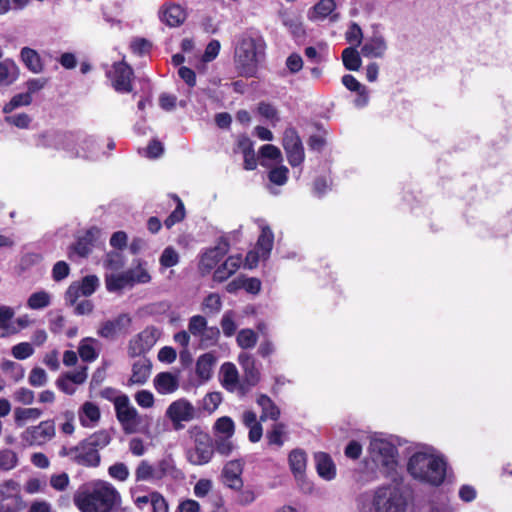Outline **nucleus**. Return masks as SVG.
<instances>
[{"instance_id": "nucleus-9", "label": "nucleus", "mask_w": 512, "mask_h": 512, "mask_svg": "<svg viewBox=\"0 0 512 512\" xmlns=\"http://www.w3.org/2000/svg\"><path fill=\"white\" fill-rule=\"evenodd\" d=\"M196 409L193 404L185 398L173 401L166 409L165 416L171 421L174 429L183 427V422H189L195 418Z\"/></svg>"}, {"instance_id": "nucleus-12", "label": "nucleus", "mask_w": 512, "mask_h": 512, "mask_svg": "<svg viewBox=\"0 0 512 512\" xmlns=\"http://www.w3.org/2000/svg\"><path fill=\"white\" fill-rule=\"evenodd\" d=\"M229 246L226 242H219L215 247L204 250L199 255L198 269L202 275L209 274L220 260L227 254Z\"/></svg>"}, {"instance_id": "nucleus-27", "label": "nucleus", "mask_w": 512, "mask_h": 512, "mask_svg": "<svg viewBox=\"0 0 512 512\" xmlns=\"http://www.w3.org/2000/svg\"><path fill=\"white\" fill-rule=\"evenodd\" d=\"M15 311L12 307L0 306V337H7L18 333V327L14 323Z\"/></svg>"}, {"instance_id": "nucleus-39", "label": "nucleus", "mask_w": 512, "mask_h": 512, "mask_svg": "<svg viewBox=\"0 0 512 512\" xmlns=\"http://www.w3.org/2000/svg\"><path fill=\"white\" fill-rule=\"evenodd\" d=\"M260 156L262 158L261 165L265 167H270L272 163L278 164L282 162L280 149L271 144H266L261 147Z\"/></svg>"}, {"instance_id": "nucleus-34", "label": "nucleus", "mask_w": 512, "mask_h": 512, "mask_svg": "<svg viewBox=\"0 0 512 512\" xmlns=\"http://www.w3.org/2000/svg\"><path fill=\"white\" fill-rule=\"evenodd\" d=\"M19 67L10 59L0 62V85L9 86L19 77Z\"/></svg>"}, {"instance_id": "nucleus-49", "label": "nucleus", "mask_w": 512, "mask_h": 512, "mask_svg": "<svg viewBox=\"0 0 512 512\" xmlns=\"http://www.w3.org/2000/svg\"><path fill=\"white\" fill-rule=\"evenodd\" d=\"M236 340L242 349H250L256 345L258 336L252 329H242L239 331Z\"/></svg>"}, {"instance_id": "nucleus-36", "label": "nucleus", "mask_w": 512, "mask_h": 512, "mask_svg": "<svg viewBox=\"0 0 512 512\" xmlns=\"http://www.w3.org/2000/svg\"><path fill=\"white\" fill-rule=\"evenodd\" d=\"M132 286L136 284H147L151 281V275L147 268V262L137 260L134 267L127 270Z\"/></svg>"}, {"instance_id": "nucleus-64", "label": "nucleus", "mask_w": 512, "mask_h": 512, "mask_svg": "<svg viewBox=\"0 0 512 512\" xmlns=\"http://www.w3.org/2000/svg\"><path fill=\"white\" fill-rule=\"evenodd\" d=\"M285 433V427L283 424H276L271 432L268 433V441L272 445L282 446L283 445V435Z\"/></svg>"}, {"instance_id": "nucleus-1", "label": "nucleus", "mask_w": 512, "mask_h": 512, "mask_svg": "<svg viewBox=\"0 0 512 512\" xmlns=\"http://www.w3.org/2000/svg\"><path fill=\"white\" fill-rule=\"evenodd\" d=\"M407 471L415 480H446L453 477L444 457L432 447H422L409 457Z\"/></svg>"}, {"instance_id": "nucleus-43", "label": "nucleus", "mask_w": 512, "mask_h": 512, "mask_svg": "<svg viewBox=\"0 0 512 512\" xmlns=\"http://www.w3.org/2000/svg\"><path fill=\"white\" fill-rule=\"evenodd\" d=\"M343 65L347 70L357 71L361 67L362 60L356 47L345 48L342 52Z\"/></svg>"}, {"instance_id": "nucleus-10", "label": "nucleus", "mask_w": 512, "mask_h": 512, "mask_svg": "<svg viewBox=\"0 0 512 512\" xmlns=\"http://www.w3.org/2000/svg\"><path fill=\"white\" fill-rule=\"evenodd\" d=\"M55 424L51 420L40 422L38 425L28 427L21 434V439L27 445L40 446L49 442L55 436Z\"/></svg>"}, {"instance_id": "nucleus-57", "label": "nucleus", "mask_w": 512, "mask_h": 512, "mask_svg": "<svg viewBox=\"0 0 512 512\" xmlns=\"http://www.w3.org/2000/svg\"><path fill=\"white\" fill-rule=\"evenodd\" d=\"M13 398L22 405H31L34 402V392L28 388L21 387L14 391Z\"/></svg>"}, {"instance_id": "nucleus-54", "label": "nucleus", "mask_w": 512, "mask_h": 512, "mask_svg": "<svg viewBox=\"0 0 512 512\" xmlns=\"http://www.w3.org/2000/svg\"><path fill=\"white\" fill-rule=\"evenodd\" d=\"M34 353L33 346L28 342H21L16 344L11 349V354L18 360H24L29 358Z\"/></svg>"}, {"instance_id": "nucleus-52", "label": "nucleus", "mask_w": 512, "mask_h": 512, "mask_svg": "<svg viewBox=\"0 0 512 512\" xmlns=\"http://www.w3.org/2000/svg\"><path fill=\"white\" fill-rule=\"evenodd\" d=\"M243 471V464L239 460L228 462L224 469L223 475L227 480H237L241 476Z\"/></svg>"}, {"instance_id": "nucleus-38", "label": "nucleus", "mask_w": 512, "mask_h": 512, "mask_svg": "<svg viewBox=\"0 0 512 512\" xmlns=\"http://www.w3.org/2000/svg\"><path fill=\"white\" fill-rule=\"evenodd\" d=\"M289 466L295 477H299L306 469L307 456L303 450L295 449L289 454Z\"/></svg>"}, {"instance_id": "nucleus-26", "label": "nucleus", "mask_w": 512, "mask_h": 512, "mask_svg": "<svg viewBox=\"0 0 512 512\" xmlns=\"http://www.w3.org/2000/svg\"><path fill=\"white\" fill-rule=\"evenodd\" d=\"M342 84L350 91L356 92L357 97L354 103L357 107L362 108L369 102V92L365 85L360 83L354 76L346 74L342 77Z\"/></svg>"}, {"instance_id": "nucleus-2", "label": "nucleus", "mask_w": 512, "mask_h": 512, "mask_svg": "<svg viewBox=\"0 0 512 512\" xmlns=\"http://www.w3.org/2000/svg\"><path fill=\"white\" fill-rule=\"evenodd\" d=\"M266 43L264 38L254 31L243 33L235 47V61L241 72L253 76L258 64L264 58Z\"/></svg>"}, {"instance_id": "nucleus-11", "label": "nucleus", "mask_w": 512, "mask_h": 512, "mask_svg": "<svg viewBox=\"0 0 512 512\" xmlns=\"http://www.w3.org/2000/svg\"><path fill=\"white\" fill-rule=\"evenodd\" d=\"M161 332L155 327H147L129 341L128 353L135 357L149 351L158 341Z\"/></svg>"}, {"instance_id": "nucleus-30", "label": "nucleus", "mask_w": 512, "mask_h": 512, "mask_svg": "<svg viewBox=\"0 0 512 512\" xmlns=\"http://www.w3.org/2000/svg\"><path fill=\"white\" fill-rule=\"evenodd\" d=\"M100 415L99 407L90 401L83 403L78 412L79 421L84 427L95 426L100 419Z\"/></svg>"}, {"instance_id": "nucleus-63", "label": "nucleus", "mask_w": 512, "mask_h": 512, "mask_svg": "<svg viewBox=\"0 0 512 512\" xmlns=\"http://www.w3.org/2000/svg\"><path fill=\"white\" fill-rule=\"evenodd\" d=\"M221 327L224 335L227 337H231L235 333L237 325L234 321L233 314L231 312H226L223 315L221 319Z\"/></svg>"}, {"instance_id": "nucleus-42", "label": "nucleus", "mask_w": 512, "mask_h": 512, "mask_svg": "<svg viewBox=\"0 0 512 512\" xmlns=\"http://www.w3.org/2000/svg\"><path fill=\"white\" fill-rule=\"evenodd\" d=\"M52 296L49 292L40 290L32 293L27 299V306L32 310H40L51 304Z\"/></svg>"}, {"instance_id": "nucleus-13", "label": "nucleus", "mask_w": 512, "mask_h": 512, "mask_svg": "<svg viewBox=\"0 0 512 512\" xmlns=\"http://www.w3.org/2000/svg\"><path fill=\"white\" fill-rule=\"evenodd\" d=\"M283 147L291 166H299L304 161V149L297 132L288 128L284 132Z\"/></svg>"}, {"instance_id": "nucleus-16", "label": "nucleus", "mask_w": 512, "mask_h": 512, "mask_svg": "<svg viewBox=\"0 0 512 512\" xmlns=\"http://www.w3.org/2000/svg\"><path fill=\"white\" fill-rule=\"evenodd\" d=\"M335 0H319L313 7L308 10L307 18L312 22L324 21L329 19L334 23L340 19V14L336 12Z\"/></svg>"}, {"instance_id": "nucleus-6", "label": "nucleus", "mask_w": 512, "mask_h": 512, "mask_svg": "<svg viewBox=\"0 0 512 512\" xmlns=\"http://www.w3.org/2000/svg\"><path fill=\"white\" fill-rule=\"evenodd\" d=\"M116 418L126 434L143 431V417L131 404L126 394L116 395L113 399Z\"/></svg>"}, {"instance_id": "nucleus-24", "label": "nucleus", "mask_w": 512, "mask_h": 512, "mask_svg": "<svg viewBox=\"0 0 512 512\" xmlns=\"http://www.w3.org/2000/svg\"><path fill=\"white\" fill-rule=\"evenodd\" d=\"M151 362L147 358H139L132 365V373L126 385H143L147 382L151 374Z\"/></svg>"}, {"instance_id": "nucleus-32", "label": "nucleus", "mask_w": 512, "mask_h": 512, "mask_svg": "<svg viewBox=\"0 0 512 512\" xmlns=\"http://www.w3.org/2000/svg\"><path fill=\"white\" fill-rule=\"evenodd\" d=\"M216 362L217 358L212 352L201 355L196 362L197 376L203 381L209 380L213 374Z\"/></svg>"}, {"instance_id": "nucleus-33", "label": "nucleus", "mask_w": 512, "mask_h": 512, "mask_svg": "<svg viewBox=\"0 0 512 512\" xmlns=\"http://www.w3.org/2000/svg\"><path fill=\"white\" fill-rule=\"evenodd\" d=\"M20 58L26 68L32 73L39 74L44 70L40 55L32 48L23 47L20 51Z\"/></svg>"}, {"instance_id": "nucleus-45", "label": "nucleus", "mask_w": 512, "mask_h": 512, "mask_svg": "<svg viewBox=\"0 0 512 512\" xmlns=\"http://www.w3.org/2000/svg\"><path fill=\"white\" fill-rule=\"evenodd\" d=\"M32 103V96L30 93H19L14 95L11 100L3 106V112L6 114L11 113L15 109L28 106Z\"/></svg>"}, {"instance_id": "nucleus-58", "label": "nucleus", "mask_w": 512, "mask_h": 512, "mask_svg": "<svg viewBox=\"0 0 512 512\" xmlns=\"http://www.w3.org/2000/svg\"><path fill=\"white\" fill-rule=\"evenodd\" d=\"M5 122L20 129H27L31 123V117L26 113L6 116Z\"/></svg>"}, {"instance_id": "nucleus-41", "label": "nucleus", "mask_w": 512, "mask_h": 512, "mask_svg": "<svg viewBox=\"0 0 512 512\" xmlns=\"http://www.w3.org/2000/svg\"><path fill=\"white\" fill-rule=\"evenodd\" d=\"M43 412L39 408H22L14 409V421L17 425L22 426L28 421L37 420L42 416Z\"/></svg>"}, {"instance_id": "nucleus-14", "label": "nucleus", "mask_w": 512, "mask_h": 512, "mask_svg": "<svg viewBox=\"0 0 512 512\" xmlns=\"http://www.w3.org/2000/svg\"><path fill=\"white\" fill-rule=\"evenodd\" d=\"M219 377L222 386L229 392L244 396L247 393V387L240 381L239 372L236 366L231 362H225L220 367Z\"/></svg>"}, {"instance_id": "nucleus-56", "label": "nucleus", "mask_w": 512, "mask_h": 512, "mask_svg": "<svg viewBox=\"0 0 512 512\" xmlns=\"http://www.w3.org/2000/svg\"><path fill=\"white\" fill-rule=\"evenodd\" d=\"M222 401V396L219 392L208 393L202 401L203 409L209 413L214 412Z\"/></svg>"}, {"instance_id": "nucleus-8", "label": "nucleus", "mask_w": 512, "mask_h": 512, "mask_svg": "<svg viewBox=\"0 0 512 512\" xmlns=\"http://www.w3.org/2000/svg\"><path fill=\"white\" fill-rule=\"evenodd\" d=\"M373 505L375 512H405L407 497L398 487L388 485L376 491Z\"/></svg>"}, {"instance_id": "nucleus-48", "label": "nucleus", "mask_w": 512, "mask_h": 512, "mask_svg": "<svg viewBox=\"0 0 512 512\" xmlns=\"http://www.w3.org/2000/svg\"><path fill=\"white\" fill-rule=\"evenodd\" d=\"M220 331L217 327H209L206 328L205 331L201 333V335L198 337L199 344L202 348H208L211 346H214L219 339Z\"/></svg>"}, {"instance_id": "nucleus-61", "label": "nucleus", "mask_w": 512, "mask_h": 512, "mask_svg": "<svg viewBox=\"0 0 512 512\" xmlns=\"http://www.w3.org/2000/svg\"><path fill=\"white\" fill-rule=\"evenodd\" d=\"M288 168L281 165L273 168L269 172V179L272 183L277 185H284L287 181Z\"/></svg>"}, {"instance_id": "nucleus-18", "label": "nucleus", "mask_w": 512, "mask_h": 512, "mask_svg": "<svg viewBox=\"0 0 512 512\" xmlns=\"http://www.w3.org/2000/svg\"><path fill=\"white\" fill-rule=\"evenodd\" d=\"M132 69L124 62L115 63L107 75L111 79L113 87L119 92L131 91Z\"/></svg>"}, {"instance_id": "nucleus-60", "label": "nucleus", "mask_w": 512, "mask_h": 512, "mask_svg": "<svg viewBox=\"0 0 512 512\" xmlns=\"http://www.w3.org/2000/svg\"><path fill=\"white\" fill-rule=\"evenodd\" d=\"M28 381L34 387H42L47 383V374L44 369L36 367L31 370Z\"/></svg>"}, {"instance_id": "nucleus-44", "label": "nucleus", "mask_w": 512, "mask_h": 512, "mask_svg": "<svg viewBox=\"0 0 512 512\" xmlns=\"http://www.w3.org/2000/svg\"><path fill=\"white\" fill-rule=\"evenodd\" d=\"M214 430L222 437L232 438L235 432L234 421L228 416L220 417L214 424Z\"/></svg>"}, {"instance_id": "nucleus-46", "label": "nucleus", "mask_w": 512, "mask_h": 512, "mask_svg": "<svg viewBox=\"0 0 512 512\" xmlns=\"http://www.w3.org/2000/svg\"><path fill=\"white\" fill-rule=\"evenodd\" d=\"M98 233L97 229L88 231L87 235L79 239L74 245V252L81 257H86L92 251V238Z\"/></svg>"}, {"instance_id": "nucleus-51", "label": "nucleus", "mask_w": 512, "mask_h": 512, "mask_svg": "<svg viewBox=\"0 0 512 512\" xmlns=\"http://www.w3.org/2000/svg\"><path fill=\"white\" fill-rule=\"evenodd\" d=\"M345 39L348 43L353 45L352 47H357L361 44L363 33L362 29L357 23H350L347 31L345 32Z\"/></svg>"}, {"instance_id": "nucleus-53", "label": "nucleus", "mask_w": 512, "mask_h": 512, "mask_svg": "<svg viewBox=\"0 0 512 512\" xmlns=\"http://www.w3.org/2000/svg\"><path fill=\"white\" fill-rule=\"evenodd\" d=\"M203 310L208 313L216 314L221 310V297L216 293L209 294L202 303Z\"/></svg>"}, {"instance_id": "nucleus-31", "label": "nucleus", "mask_w": 512, "mask_h": 512, "mask_svg": "<svg viewBox=\"0 0 512 512\" xmlns=\"http://www.w3.org/2000/svg\"><path fill=\"white\" fill-rule=\"evenodd\" d=\"M241 263L242 257L240 255L228 257L226 261L215 270L213 275L214 280L218 282L225 281L239 269Z\"/></svg>"}, {"instance_id": "nucleus-21", "label": "nucleus", "mask_w": 512, "mask_h": 512, "mask_svg": "<svg viewBox=\"0 0 512 512\" xmlns=\"http://www.w3.org/2000/svg\"><path fill=\"white\" fill-rule=\"evenodd\" d=\"M67 149L71 152V156L83 159H94L98 154L96 141L90 136L77 137L74 146Z\"/></svg>"}, {"instance_id": "nucleus-62", "label": "nucleus", "mask_w": 512, "mask_h": 512, "mask_svg": "<svg viewBox=\"0 0 512 512\" xmlns=\"http://www.w3.org/2000/svg\"><path fill=\"white\" fill-rule=\"evenodd\" d=\"M17 456L11 450H3L0 452V468L10 470L16 466Z\"/></svg>"}, {"instance_id": "nucleus-28", "label": "nucleus", "mask_w": 512, "mask_h": 512, "mask_svg": "<svg viewBox=\"0 0 512 512\" xmlns=\"http://www.w3.org/2000/svg\"><path fill=\"white\" fill-rule=\"evenodd\" d=\"M315 465L318 475L328 480L336 476V466L332 458L324 452H318L314 455Z\"/></svg>"}, {"instance_id": "nucleus-55", "label": "nucleus", "mask_w": 512, "mask_h": 512, "mask_svg": "<svg viewBox=\"0 0 512 512\" xmlns=\"http://www.w3.org/2000/svg\"><path fill=\"white\" fill-rule=\"evenodd\" d=\"M134 399H135L136 403L138 404V406H140L141 408H145V409L152 408L155 403L154 395L149 390L138 391L135 394Z\"/></svg>"}, {"instance_id": "nucleus-25", "label": "nucleus", "mask_w": 512, "mask_h": 512, "mask_svg": "<svg viewBox=\"0 0 512 512\" xmlns=\"http://www.w3.org/2000/svg\"><path fill=\"white\" fill-rule=\"evenodd\" d=\"M153 385L159 394H172L179 388V377L171 372H161L154 377Z\"/></svg>"}, {"instance_id": "nucleus-40", "label": "nucleus", "mask_w": 512, "mask_h": 512, "mask_svg": "<svg viewBox=\"0 0 512 512\" xmlns=\"http://www.w3.org/2000/svg\"><path fill=\"white\" fill-rule=\"evenodd\" d=\"M274 236L268 226L261 227V234L257 242V250L261 252L263 259H266L273 247Z\"/></svg>"}, {"instance_id": "nucleus-35", "label": "nucleus", "mask_w": 512, "mask_h": 512, "mask_svg": "<svg viewBox=\"0 0 512 512\" xmlns=\"http://www.w3.org/2000/svg\"><path fill=\"white\" fill-rule=\"evenodd\" d=\"M256 403L260 406L262 413L260 416L261 421L277 420L280 417V410L276 404L265 394L257 396Z\"/></svg>"}, {"instance_id": "nucleus-7", "label": "nucleus", "mask_w": 512, "mask_h": 512, "mask_svg": "<svg viewBox=\"0 0 512 512\" xmlns=\"http://www.w3.org/2000/svg\"><path fill=\"white\" fill-rule=\"evenodd\" d=\"M136 478L137 480H179L183 478V474L181 470L176 467L171 458H165L159 461L155 466L146 460L141 461L136 469Z\"/></svg>"}, {"instance_id": "nucleus-22", "label": "nucleus", "mask_w": 512, "mask_h": 512, "mask_svg": "<svg viewBox=\"0 0 512 512\" xmlns=\"http://www.w3.org/2000/svg\"><path fill=\"white\" fill-rule=\"evenodd\" d=\"M388 49L387 41L381 34H374L366 39L361 47V54L366 58H383Z\"/></svg>"}, {"instance_id": "nucleus-29", "label": "nucleus", "mask_w": 512, "mask_h": 512, "mask_svg": "<svg viewBox=\"0 0 512 512\" xmlns=\"http://www.w3.org/2000/svg\"><path fill=\"white\" fill-rule=\"evenodd\" d=\"M105 286L109 292H120L125 288L133 287L127 271L107 273L105 275Z\"/></svg>"}, {"instance_id": "nucleus-15", "label": "nucleus", "mask_w": 512, "mask_h": 512, "mask_svg": "<svg viewBox=\"0 0 512 512\" xmlns=\"http://www.w3.org/2000/svg\"><path fill=\"white\" fill-rule=\"evenodd\" d=\"M59 454L61 456H68L79 464L86 466H96L100 461L97 450L88 443L74 448L63 447Z\"/></svg>"}, {"instance_id": "nucleus-50", "label": "nucleus", "mask_w": 512, "mask_h": 512, "mask_svg": "<svg viewBox=\"0 0 512 512\" xmlns=\"http://www.w3.org/2000/svg\"><path fill=\"white\" fill-rule=\"evenodd\" d=\"M208 328L207 320L201 315H194L189 319L188 331L191 335L199 337Z\"/></svg>"}, {"instance_id": "nucleus-59", "label": "nucleus", "mask_w": 512, "mask_h": 512, "mask_svg": "<svg viewBox=\"0 0 512 512\" xmlns=\"http://www.w3.org/2000/svg\"><path fill=\"white\" fill-rule=\"evenodd\" d=\"M177 206L174 211L167 217L164 224L167 228H171L176 223L182 221L185 217V209L183 203L177 198Z\"/></svg>"}, {"instance_id": "nucleus-4", "label": "nucleus", "mask_w": 512, "mask_h": 512, "mask_svg": "<svg viewBox=\"0 0 512 512\" xmlns=\"http://www.w3.org/2000/svg\"><path fill=\"white\" fill-rule=\"evenodd\" d=\"M118 498V493L109 486L92 490L81 487L74 496V503L81 512H110Z\"/></svg>"}, {"instance_id": "nucleus-20", "label": "nucleus", "mask_w": 512, "mask_h": 512, "mask_svg": "<svg viewBox=\"0 0 512 512\" xmlns=\"http://www.w3.org/2000/svg\"><path fill=\"white\" fill-rule=\"evenodd\" d=\"M238 362L244 372L242 384L247 387V392L260 381V372L256 367L254 358L246 353L241 352L238 356Z\"/></svg>"}, {"instance_id": "nucleus-5", "label": "nucleus", "mask_w": 512, "mask_h": 512, "mask_svg": "<svg viewBox=\"0 0 512 512\" xmlns=\"http://www.w3.org/2000/svg\"><path fill=\"white\" fill-rule=\"evenodd\" d=\"M188 433L191 440L187 449L189 462L195 465L208 463L214 453L213 442L210 435L198 426L191 427Z\"/></svg>"}, {"instance_id": "nucleus-17", "label": "nucleus", "mask_w": 512, "mask_h": 512, "mask_svg": "<svg viewBox=\"0 0 512 512\" xmlns=\"http://www.w3.org/2000/svg\"><path fill=\"white\" fill-rule=\"evenodd\" d=\"M99 286V278L95 275L85 276L80 282L72 283L66 291V300L71 304L80 296L93 294Z\"/></svg>"}, {"instance_id": "nucleus-19", "label": "nucleus", "mask_w": 512, "mask_h": 512, "mask_svg": "<svg viewBox=\"0 0 512 512\" xmlns=\"http://www.w3.org/2000/svg\"><path fill=\"white\" fill-rule=\"evenodd\" d=\"M159 17L167 26L179 27L185 22L187 11L179 4L167 3L160 8Z\"/></svg>"}, {"instance_id": "nucleus-47", "label": "nucleus", "mask_w": 512, "mask_h": 512, "mask_svg": "<svg viewBox=\"0 0 512 512\" xmlns=\"http://www.w3.org/2000/svg\"><path fill=\"white\" fill-rule=\"evenodd\" d=\"M179 261L180 255L172 246L166 247L159 257V263L163 269L174 267L178 265Z\"/></svg>"}, {"instance_id": "nucleus-37", "label": "nucleus", "mask_w": 512, "mask_h": 512, "mask_svg": "<svg viewBox=\"0 0 512 512\" xmlns=\"http://www.w3.org/2000/svg\"><path fill=\"white\" fill-rule=\"evenodd\" d=\"M98 341L91 337L82 339L79 343L78 353L83 361L92 362L98 357L96 346Z\"/></svg>"}, {"instance_id": "nucleus-3", "label": "nucleus", "mask_w": 512, "mask_h": 512, "mask_svg": "<svg viewBox=\"0 0 512 512\" xmlns=\"http://www.w3.org/2000/svg\"><path fill=\"white\" fill-rule=\"evenodd\" d=\"M369 457L383 477H393L400 469L397 447L386 437L374 434L368 446Z\"/></svg>"}, {"instance_id": "nucleus-23", "label": "nucleus", "mask_w": 512, "mask_h": 512, "mask_svg": "<svg viewBox=\"0 0 512 512\" xmlns=\"http://www.w3.org/2000/svg\"><path fill=\"white\" fill-rule=\"evenodd\" d=\"M130 322L131 319L128 315L121 314L113 320L103 322L98 329V334L103 338H115L130 325Z\"/></svg>"}]
</instances>
